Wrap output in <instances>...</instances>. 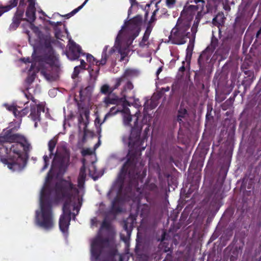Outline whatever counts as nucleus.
Instances as JSON below:
<instances>
[{
	"label": "nucleus",
	"mask_w": 261,
	"mask_h": 261,
	"mask_svg": "<svg viewBox=\"0 0 261 261\" xmlns=\"http://www.w3.org/2000/svg\"><path fill=\"white\" fill-rule=\"evenodd\" d=\"M85 156L83 166L81 168L77 179L76 189L73 187L70 178L59 180L53 188V174L59 176L67 169L69 162V153L66 144L58 147L53 160L50 171L45 179L40 196V207L36 211L35 222L36 225L45 230H50L55 224L52 213L53 204L63 202V214L59 220L61 231L66 234L70 224L71 215L75 217L79 212L82 203L84 194V185L86 176V169L88 167L89 175L96 180L101 175L98 174L94 164L95 154L94 150L86 148L82 150Z\"/></svg>",
	"instance_id": "1"
},
{
	"label": "nucleus",
	"mask_w": 261,
	"mask_h": 261,
	"mask_svg": "<svg viewBox=\"0 0 261 261\" xmlns=\"http://www.w3.org/2000/svg\"><path fill=\"white\" fill-rule=\"evenodd\" d=\"M41 43H43V46L48 49V54L43 58L39 57L36 58L35 54L36 49L34 48V53L32 54V61H31V67L29 70L28 77L26 80V88L28 94L24 93L27 98L29 100L24 103V108L21 107V103L18 105L4 104V106L9 111H12L15 117H22L27 115L29 112L28 107H30L31 113L30 118L35 122V127H37L38 122L40 120V112L45 111V103L44 102L38 103L36 101L32 94L37 92L36 83H34L36 72L40 71L42 75L48 81H53L54 77L50 73V69L53 66H58L59 64L57 56L54 51L50 47L51 39L49 36L40 38Z\"/></svg>",
	"instance_id": "2"
},
{
	"label": "nucleus",
	"mask_w": 261,
	"mask_h": 261,
	"mask_svg": "<svg viewBox=\"0 0 261 261\" xmlns=\"http://www.w3.org/2000/svg\"><path fill=\"white\" fill-rule=\"evenodd\" d=\"M122 140L124 143L127 144L129 148L128 161L123 167L117 182L113 186L108 193V196L110 199L114 198L112 202V207L114 210L116 211L119 210L116 208L117 205L123 200L121 199L120 187L124 177L127 171L130 175L134 174V171L132 169L136 166V161L138 160L140 152L146 147V145H144L145 138L141 139L140 133L134 129H132L129 135H124Z\"/></svg>",
	"instance_id": "3"
},
{
	"label": "nucleus",
	"mask_w": 261,
	"mask_h": 261,
	"mask_svg": "<svg viewBox=\"0 0 261 261\" xmlns=\"http://www.w3.org/2000/svg\"><path fill=\"white\" fill-rule=\"evenodd\" d=\"M0 143V160L7 167L14 171L22 170L25 166L27 160L26 151L29 150L30 144L25 138L19 134L7 136Z\"/></svg>",
	"instance_id": "4"
},
{
	"label": "nucleus",
	"mask_w": 261,
	"mask_h": 261,
	"mask_svg": "<svg viewBox=\"0 0 261 261\" xmlns=\"http://www.w3.org/2000/svg\"><path fill=\"white\" fill-rule=\"evenodd\" d=\"M141 22L142 18L140 16L125 22L116 37L111 53H113L115 48L121 55V60L123 61L131 50L133 40L139 35Z\"/></svg>",
	"instance_id": "5"
},
{
	"label": "nucleus",
	"mask_w": 261,
	"mask_h": 261,
	"mask_svg": "<svg viewBox=\"0 0 261 261\" xmlns=\"http://www.w3.org/2000/svg\"><path fill=\"white\" fill-rule=\"evenodd\" d=\"M190 24L188 20L178 19L176 24L172 29L169 36V41L172 44L181 45L185 44L188 38L190 39L189 43L186 51V60L189 61L192 54L194 48V43L195 36H192V33L190 32Z\"/></svg>",
	"instance_id": "6"
},
{
	"label": "nucleus",
	"mask_w": 261,
	"mask_h": 261,
	"mask_svg": "<svg viewBox=\"0 0 261 261\" xmlns=\"http://www.w3.org/2000/svg\"><path fill=\"white\" fill-rule=\"evenodd\" d=\"M204 4V2L203 0H198L197 2L194 0L192 4L187 3L181 12L180 17L178 18L188 20L190 23L191 20L193 16L195 15L194 23L191 29L193 37L196 35L199 22L202 16V12L203 9Z\"/></svg>",
	"instance_id": "7"
},
{
	"label": "nucleus",
	"mask_w": 261,
	"mask_h": 261,
	"mask_svg": "<svg viewBox=\"0 0 261 261\" xmlns=\"http://www.w3.org/2000/svg\"><path fill=\"white\" fill-rule=\"evenodd\" d=\"M109 244L108 241L102 240L99 236L94 239L91 244V261H109L102 252L103 249Z\"/></svg>",
	"instance_id": "8"
},
{
	"label": "nucleus",
	"mask_w": 261,
	"mask_h": 261,
	"mask_svg": "<svg viewBox=\"0 0 261 261\" xmlns=\"http://www.w3.org/2000/svg\"><path fill=\"white\" fill-rule=\"evenodd\" d=\"M64 30V32H61V31L57 27L55 29V36L57 39L63 40L62 37L64 36L62 34L67 35V38L69 39V50L67 53V58L70 60H74L77 59L81 53V48L80 46L73 42L69 36V33L67 30L65 26L63 27Z\"/></svg>",
	"instance_id": "9"
},
{
	"label": "nucleus",
	"mask_w": 261,
	"mask_h": 261,
	"mask_svg": "<svg viewBox=\"0 0 261 261\" xmlns=\"http://www.w3.org/2000/svg\"><path fill=\"white\" fill-rule=\"evenodd\" d=\"M127 103H123V107L121 111V116L122 119V124L124 127L132 129L133 128L132 123L133 122L134 126H138V121L140 115L139 112H136L134 115L136 117L133 121V115L130 113L129 109L126 106Z\"/></svg>",
	"instance_id": "10"
},
{
	"label": "nucleus",
	"mask_w": 261,
	"mask_h": 261,
	"mask_svg": "<svg viewBox=\"0 0 261 261\" xmlns=\"http://www.w3.org/2000/svg\"><path fill=\"white\" fill-rule=\"evenodd\" d=\"M138 101L139 100L136 99L134 100V102H132L131 101V98L127 97L125 94H124V98L121 99L118 98L117 96L110 95L105 98L103 103L106 108L109 107L111 105L119 106L123 103H128V105H130V103H131L132 105H134L135 107H138L140 106V104L138 103Z\"/></svg>",
	"instance_id": "11"
},
{
	"label": "nucleus",
	"mask_w": 261,
	"mask_h": 261,
	"mask_svg": "<svg viewBox=\"0 0 261 261\" xmlns=\"http://www.w3.org/2000/svg\"><path fill=\"white\" fill-rule=\"evenodd\" d=\"M26 16L29 27L36 35L39 36L40 33L39 29L31 23L35 19V6H29L26 11Z\"/></svg>",
	"instance_id": "12"
},
{
	"label": "nucleus",
	"mask_w": 261,
	"mask_h": 261,
	"mask_svg": "<svg viewBox=\"0 0 261 261\" xmlns=\"http://www.w3.org/2000/svg\"><path fill=\"white\" fill-rule=\"evenodd\" d=\"M139 74L138 70L134 69H127L124 72L123 75L116 80L115 88H117L120 85L121 82H125L126 80H129L130 79L137 76Z\"/></svg>",
	"instance_id": "13"
},
{
	"label": "nucleus",
	"mask_w": 261,
	"mask_h": 261,
	"mask_svg": "<svg viewBox=\"0 0 261 261\" xmlns=\"http://www.w3.org/2000/svg\"><path fill=\"white\" fill-rule=\"evenodd\" d=\"M56 140L55 139H52L50 140L48 142V150H49V156L47 155H45L43 157L44 165L42 169V171H44L48 166L49 164V158L53 155V151L56 146Z\"/></svg>",
	"instance_id": "14"
},
{
	"label": "nucleus",
	"mask_w": 261,
	"mask_h": 261,
	"mask_svg": "<svg viewBox=\"0 0 261 261\" xmlns=\"http://www.w3.org/2000/svg\"><path fill=\"white\" fill-rule=\"evenodd\" d=\"M154 21H149V25L146 28L145 32L144 34V36L142 38L141 41L140 42V46L142 47H147L148 45V38L150 35V34L152 30V27L151 26V23L153 22Z\"/></svg>",
	"instance_id": "15"
},
{
	"label": "nucleus",
	"mask_w": 261,
	"mask_h": 261,
	"mask_svg": "<svg viewBox=\"0 0 261 261\" xmlns=\"http://www.w3.org/2000/svg\"><path fill=\"white\" fill-rule=\"evenodd\" d=\"M90 110L87 108H82L80 110V117L79 122L85 126L89 123Z\"/></svg>",
	"instance_id": "16"
},
{
	"label": "nucleus",
	"mask_w": 261,
	"mask_h": 261,
	"mask_svg": "<svg viewBox=\"0 0 261 261\" xmlns=\"http://www.w3.org/2000/svg\"><path fill=\"white\" fill-rule=\"evenodd\" d=\"M123 107V103L119 106H116L115 107H113L110 110V111L106 114L105 116L104 120L103 122L108 118L116 115L117 113H120L121 114V109Z\"/></svg>",
	"instance_id": "17"
},
{
	"label": "nucleus",
	"mask_w": 261,
	"mask_h": 261,
	"mask_svg": "<svg viewBox=\"0 0 261 261\" xmlns=\"http://www.w3.org/2000/svg\"><path fill=\"white\" fill-rule=\"evenodd\" d=\"M157 105L158 103L153 97L151 99H148L144 103V110L147 111L149 109H152L155 108Z\"/></svg>",
	"instance_id": "18"
},
{
	"label": "nucleus",
	"mask_w": 261,
	"mask_h": 261,
	"mask_svg": "<svg viewBox=\"0 0 261 261\" xmlns=\"http://www.w3.org/2000/svg\"><path fill=\"white\" fill-rule=\"evenodd\" d=\"M157 105L158 103L153 97L151 99H148L144 103V110L147 111L149 109H152L155 108Z\"/></svg>",
	"instance_id": "19"
},
{
	"label": "nucleus",
	"mask_w": 261,
	"mask_h": 261,
	"mask_svg": "<svg viewBox=\"0 0 261 261\" xmlns=\"http://www.w3.org/2000/svg\"><path fill=\"white\" fill-rule=\"evenodd\" d=\"M131 234V229L128 228L126 225L125 224L124 226V230L121 234V239L125 242L126 243L128 242L129 238Z\"/></svg>",
	"instance_id": "20"
},
{
	"label": "nucleus",
	"mask_w": 261,
	"mask_h": 261,
	"mask_svg": "<svg viewBox=\"0 0 261 261\" xmlns=\"http://www.w3.org/2000/svg\"><path fill=\"white\" fill-rule=\"evenodd\" d=\"M18 0H12L10 1V5L2 7L0 5V16L5 12H6L17 5Z\"/></svg>",
	"instance_id": "21"
},
{
	"label": "nucleus",
	"mask_w": 261,
	"mask_h": 261,
	"mask_svg": "<svg viewBox=\"0 0 261 261\" xmlns=\"http://www.w3.org/2000/svg\"><path fill=\"white\" fill-rule=\"evenodd\" d=\"M86 59H87V62L89 64V66L88 68L89 72H90L91 71L94 70V69L92 68V66L96 65V61L95 59L94 58V57L93 56H92L91 55L89 54H87L86 55Z\"/></svg>",
	"instance_id": "22"
},
{
	"label": "nucleus",
	"mask_w": 261,
	"mask_h": 261,
	"mask_svg": "<svg viewBox=\"0 0 261 261\" xmlns=\"http://www.w3.org/2000/svg\"><path fill=\"white\" fill-rule=\"evenodd\" d=\"M125 82H121L120 83L121 85H123V94H125L124 93L128 91L132 90L134 88V86L132 83L127 80H125Z\"/></svg>",
	"instance_id": "23"
},
{
	"label": "nucleus",
	"mask_w": 261,
	"mask_h": 261,
	"mask_svg": "<svg viewBox=\"0 0 261 261\" xmlns=\"http://www.w3.org/2000/svg\"><path fill=\"white\" fill-rule=\"evenodd\" d=\"M108 49V46H105L103 48L102 54V58L100 61H96V65L99 66L100 65H103L106 63L107 61V55L106 51Z\"/></svg>",
	"instance_id": "24"
},
{
	"label": "nucleus",
	"mask_w": 261,
	"mask_h": 261,
	"mask_svg": "<svg viewBox=\"0 0 261 261\" xmlns=\"http://www.w3.org/2000/svg\"><path fill=\"white\" fill-rule=\"evenodd\" d=\"M224 22V15L223 14H218L213 20L214 25H221Z\"/></svg>",
	"instance_id": "25"
},
{
	"label": "nucleus",
	"mask_w": 261,
	"mask_h": 261,
	"mask_svg": "<svg viewBox=\"0 0 261 261\" xmlns=\"http://www.w3.org/2000/svg\"><path fill=\"white\" fill-rule=\"evenodd\" d=\"M89 0H85V1L83 3V4L79 6V7H77V8L74 9L71 13L67 14L66 16L69 18L72 16H73V15H74L75 14H76L79 11H80L81 9H82L83 8V7L86 4V3L88 2Z\"/></svg>",
	"instance_id": "26"
},
{
	"label": "nucleus",
	"mask_w": 261,
	"mask_h": 261,
	"mask_svg": "<svg viewBox=\"0 0 261 261\" xmlns=\"http://www.w3.org/2000/svg\"><path fill=\"white\" fill-rule=\"evenodd\" d=\"M161 0H152L151 3H154L156 8L153 12L151 18V21L155 20L154 16L155 15L156 12L159 10V8H158L157 5L158 4H159L161 2Z\"/></svg>",
	"instance_id": "27"
},
{
	"label": "nucleus",
	"mask_w": 261,
	"mask_h": 261,
	"mask_svg": "<svg viewBox=\"0 0 261 261\" xmlns=\"http://www.w3.org/2000/svg\"><path fill=\"white\" fill-rule=\"evenodd\" d=\"M111 91L109 86L107 85H104L101 87V92L102 93L107 94Z\"/></svg>",
	"instance_id": "28"
},
{
	"label": "nucleus",
	"mask_w": 261,
	"mask_h": 261,
	"mask_svg": "<svg viewBox=\"0 0 261 261\" xmlns=\"http://www.w3.org/2000/svg\"><path fill=\"white\" fill-rule=\"evenodd\" d=\"M186 114V110L185 109H180L178 112V115L177 117L178 121H181L182 120L181 118L184 117V115Z\"/></svg>",
	"instance_id": "29"
},
{
	"label": "nucleus",
	"mask_w": 261,
	"mask_h": 261,
	"mask_svg": "<svg viewBox=\"0 0 261 261\" xmlns=\"http://www.w3.org/2000/svg\"><path fill=\"white\" fill-rule=\"evenodd\" d=\"M176 3V0H166V4L167 6L169 8H173Z\"/></svg>",
	"instance_id": "30"
},
{
	"label": "nucleus",
	"mask_w": 261,
	"mask_h": 261,
	"mask_svg": "<svg viewBox=\"0 0 261 261\" xmlns=\"http://www.w3.org/2000/svg\"><path fill=\"white\" fill-rule=\"evenodd\" d=\"M80 69H81L80 66H76L74 67V71L72 75V78H75L77 76L80 72Z\"/></svg>",
	"instance_id": "31"
},
{
	"label": "nucleus",
	"mask_w": 261,
	"mask_h": 261,
	"mask_svg": "<svg viewBox=\"0 0 261 261\" xmlns=\"http://www.w3.org/2000/svg\"><path fill=\"white\" fill-rule=\"evenodd\" d=\"M22 13H23L22 12H19L18 11L17 12L14 19H17V18L19 19V18H21V17L22 16Z\"/></svg>",
	"instance_id": "32"
},
{
	"label": "nucleus",
	"mask_w": 261,
	"mask_h": 261,
	"mask_svg": "<svg viewBox=\"0 0 261 261\" xmlns=\"http://www.w3.org/2000/svg\"><path fill=\"white\" fill-rule=\"evenodd\" d=\"M79 66H80L81 69H84L86 68V63L83 60H81V65Z\"/></svg>",
	"instance_id": "33"
},
{
	"label": "nucleus",
	"mask_w": 261,
	"mask_h": 261,
	"mask_svg": "<svg viewBox=\"0 0 261 261\" xmlns=\"http://www.w3.org/2000/svg\"><path fill=\"white\" fill-rule=\"evenodd\" d=\"M56 92H57V91L55 89H52V90H49V94L51 96H55V94H56Z\"/></svg>",
	"instance_id": "34"
},
{
	"label": "nucleus",
	"mask_w": 261,
	"mask_h": 261,
	"mask_svg": "<svg viewBox=\"0 0 261 261\" xmlns=\"http://www.w3.org/2000/svg\"><path fill=\"white\" fill-rule=\"evenodd\" d=\"M49 23L51 25H54V26H55L56 27L57 24H58V25H61V22H57V23H56L55 22L49 21Z\"/></svg>",
	"instance_id": "35"
},
{
	"label": "nucleus",
	"mask_w": 261,
	"mask_h": 261,
	"mask_svg": "<svg viewBox=\"0 0 261 261\" xmlns=\"http://www.w3.org/2000/svg\"><path fill=\"white\" fill-rule=\"evenodd\" d=\"M29 6H35V0H28Z\"/></svg>",
	"instance_id": "36"
},
{
	"label": "nucleus",
	"mask_w": 261,
	"mask_h": 261,
	"mask_svg": "<svg viewBox=\"0 0 261 261\" xmlns=\"http://www.w3.org/2000/svg\"><path fill=\"white\" fill-rule=\"evenodd\" d=\"M129 2L131 4V7L137 5V2H136V0H129Z\"/></svg>",
	"instance_id": "37"
},
{
	"label": "nucleus",
	"mask_w": 261,
	"mask_h": 261,
	"mask_svg": "<svg viewBox=\"0 0 261 261\" xmlns=\"http://www.w3.org/2000/svg\"><path fill=\"white\" fill-rule=\"evenodd\" d=\"M23 61L24 62V64L25 65H26L27 63H30L31 62V61H30V59L29 58L23 59Z\"/></svg>",
	"instance_id": "38"
},
{
	"label": "nucleus",
	"mask_w": 261,
	"mask_h": 261,
	"mask_svg": "<svg viewBox=\"0 0 261 261\" xmlns=\"http://www.w3.org/2000/svg\"><path fill=\"white\" fill-rule=\"evenodd\" d=\"M132 200L134 203H136L137 205H138L139 204V199L137 198H133Z\"/></svg>",
	"instance_id": "39"
},
{
	"label": "nucleus",
	"mask_w": 261,
	"mask_h": 261,
	"mask_svg": "<svg viewBox=\"0 0 261 261\" xmlns=\"http://www.w3.org/2000/svg\"><path fill=\"white\" fill-rule=\"evenodd\" d=\"M162 71V67H159L156 71V74L158 75Z\"/></svg>",
	"instance_id": "40"
},
{
	"label": "nucleus",
	"mask_w": 261,
	"mask_h": 261,
	"mask_svg": "<svg viewBox=\"0 0 261 261\" xmlns=\"http://www.w3.org/2000/svg\"><path fill=\"white\" fill-rule=\"evenodd\" d=\"M96 219L95 218L92 219L91 220V225H94V224L96 223Z\"/></svg>",
	"instance_id": "41"
},
{
	"label": "nucleus",
	"mask_w": 261,
	"mask_h": 261,
	"mask_svg": "<svg viewBox=\"0 0 261 261\" xmlns=\"http://www.w3.org/2000/svg\"><path fill=\"white\" fill-rule=\"evenodd\" d=\"M26 33H27V34L28 35V38H29V41H30V42H31V37L30 35L29 34V32L27 31H26Z\"/></svg>",
	"instance_id": "42"
},
{
	"label": "nucleus",
	"mask_w": 261,
	"mask_h": 261,
	"mask_svg": "<svg viewBox=\"0 0 261 261\" xmlns=\"http://www.w3.org/2000/svg\"><path fill=\"white\" fill-rule=\"evenodd\" d=\"M99 146V142L98 144H96L94 146V150L96 149Z\"/></svg>",
	"instance_id": "43"
},
{
	"label": "nucleus",
	"mask_w": 261,
	"mask_h": 261,
	"mask_svg": "<svg viewBox=\"0 0 261 261\" xmlns=\"http://www.w3.org/2000/svg\"><path fill=\"white\" fill-rule=\"evenodd\" d=\"M99 121H100L99 119L98 118H96V119L95 120V123H99Z\"/></svg>",
	"instance_id": "44"
},
{
	"label": "nucleus",
	"mask_w": 261,
	"mask_h": 261,
	"mask_svg": "<svg viewBox=\"0 0 261 261\" xmlns=\"http://www.w3.org/2000/svg\"><path fill=\"white\" fill-rule=\"evenodd\" d=\"M131 13V7L129 9L128 11V15H129Z\"/></svg>",
	"instance_id": "45"
},
{
	"label": "nucleus",
	"mask_w": 261,
	"mask_h": 261,
	"mask_svg": "<svg viewBox=\"0 0 261 261\" xmlns=\"http://www.w3.org/2000/svg\"><path fill=\"white\" fill-rule=\"evenodd\" d=\"M185 69V67L184 66H182V67H181L180 68H179V70H181V71H183Z\"/></svg>",
	"instance_id": "46"
},
{
	"label": "nucleus",
	"mask_w": 261,
	"mask_h": 261,
	"mask_svg": "<svg viewBox=\"0 0 261 261\" xmlns=\"http://www.w3.org/2000/svg\"><path fill=\"white\" fill-rule=\"evenodd\" d=\"M70 139L71 140L72 139V136H70Z\"/></svg>",
	"instance_id": "47"
},
{
	"label": "nucleus",
	"mask_w": 261,
	"mask_h": 261,
	"mask_svg": "<svg viewBox=\"0 0 261 261\" xmlns=\"http://www.w3.org/2000/svg\"><path fill=\"white\" fill-rule=\"evenodd\" d=\"M103 227H104V223L102 224V228H103Z\"/></svg>",
	"instance_id": "48"
},
{
	"label": "nucleus",
	"mask_w": 261,
	"mask_h": 261,
	"mask_svg": "<svg viewBox=\"0 0 261 261\" xmlns=\"http://www.w3.org/2000/svg\"><path fill=\"white\" fill-rule=\"evenodd\" d=\"M83 93H84V91H81V94H82Z\"/></svg>",
	"instance_id": "49"
},
{
	"label": "nucleus",
	"mask_w": 261,
	"mask_h": 261,
	"mask_svg": "<svg viewBox=\"0 0 261 261\" xmlns=\"http://www.w3.org/2000/svg\"><path fill=\"white\" fill-rule=\"evenodd\" d=\"M196 2L198 1V0H195Z\"/></svg>",
	"instance_id": "50"
}]
</instances>
